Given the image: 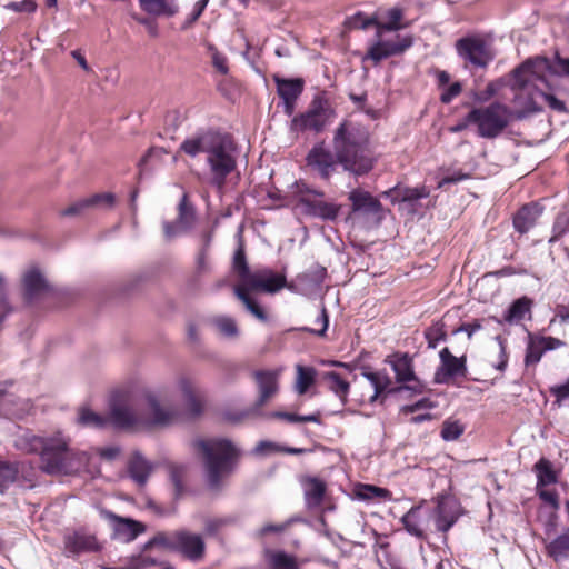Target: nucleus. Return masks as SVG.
Here are the masks:
<instances>
[{
    "label": "nucleus",
    "mask_w": 569,
    "mask_h": 569,
    "mask_svg": "<svg viewBox=\"0 0 569 569\" xmlns=\"http://www.w3.org/2000/svg\"><path fill=\"white\" fill-rule=\"evenodd\" d=\"M333 151L316 144L307 154V166L325 180L331 177L337 163L353 176H365L373 169L376 157L369 147V134L353 122L343 121L336 129Z\"/></svg>",
    "instance_id": "1"
},
{
    "label": "nucleus",
    "mask_w": 569,
    "mask_h": 569,
    "mask_svg": "<svg viewBox=\"0 0 569 569\" xmlns=\"http://www.w3.org/2000/svg\"><path fill=\"white\" fill-rule=\"evenodd\" d=\"M550 71L551 61L545 57L528 59L513 70L516 119L521 120L541 111L542 102L558 112L567 110L565 102L551 92L548 80Z\"/></svg>",
    "instance_id": "2"
},
{
    "label": "nucleus",
    "mask_w": 569,
    "mask_h": 569,
    "mask_svg": "<svg viewBox=\"0 0 569 569\" xmlns=\"http://www.w3.org/2000/svg\"><path fill=\"white\" fill-rule=\"evenodd\" d=\"M14 445L27 453H38L40 469L48 475H71L78 472L89 461L84 451L70 448V439L61 432L50 437L26 432Z\"/></svg>",
    "instance_id": "3"
},
{
    "label": "nucleus",
    "mask_w": 569,
    "mask_h": 569,
    "mask_svg": "<svg viewBox=\"0 0 569 569\" xmlns=\"http://www.w3.org/2000/svg\"><path fill=\"white\" fill-rule=\"evenodd\" d=\"M180 150L191 158L206 153L210 170V183L222 188L227 177L236 169L234 144L228 134L214 130H201L188 137Z\"/></svg>",
    "instance_id": "4"
},
{
    "label": "nucleus",
    "mask_w": 569,
    "mask_h": 569,
    "mask_svg": "<svg viewBox=\"0 0 569 569\" xmlns=\"http://www.w3.org/2000/svg\"><path fill=\"white\" fill-rule=\"evenodd\" d=\"M193 448L201 453L208 488L219 491L233 472L239 457L238 448L228 439H197Z\"/></svg>",
    "instance_id": "5"
},
{
    "label": "nucleus",
    "mask_w": 569,
    "mask_h": 569,
    "mask_svg": "<svg viewBox=\"0 0 569 569\" xmlns=\"http://www.w3.org/2000/svg\"><path fill=\"white\" fill-rule=\"evenodd\" d=\"M146 412L136 415L124 403L113 402L110 407L109 423L120 429H139L156 426H168L177 417V409L168 403L163 393H148L146 396Z\"/></svg>",
    "instance_id": "6"
},
{
    "label": "nucleus",
    "mask_w": 569,
    "mask_h": 569,
    "mask_svg": "<svg viewBox=\"0 0 569 569\" xmlns=\"http://www.w3.org/2000/svg\"><path fill=\"white\" fill-rule=\"evenodd\" d=\"M292 289L287 284L284 274L276 273L269 268L254 270L247 280L234 288V295L246 306L247 310L260 321H267L268 316L259 303L249 295L250 291L274 293L282 288Z\"/></svg>",
    "instance_id": "7"
},
{
    "label": "nucleus",
    "mask_w": 569,
    "mask_h": 569,
    "mask_svg": "<svg viewBox=\"0 0 569 569\" xmlns=\"http://www.w3.org/2000/svg\"><path fill=\"white\" fill-rule=\"evenodd\" d=\"M292 188L296 206L305 216L323 221H335L338 218L341 207L326 200L322 190L315 189L302 181L296 182Z\"/></svg>",
    "instance_id": "8"
},
{
    "label": "nucleus",
    "mask_w": 569,
    "mask_h": 569,
    "mask_svg": "<svg viewBox=\"0 0 569 569\" xmlns=\"http://www.w3.org/2000/svg\"><path fill=\"white\" fill-rule=\"evenodd\" d=\"M511 110L500 103L493 102L485 108H475L467 114V121L478 126V133L482 138L498 137L509 124Z\"/></svg>",
    "instance_id": "9"
},
{
    "label": "nucleus",
    "mask_w": 569,
    "mask_h": 569,
    "mask_svg": "<svg viewBox=\"0 0 569 569\" xmlns=\"http://www.w3.org/2000/svg\"><path fill=\"white\" fill-rule=\"evenodd\" d=\"M335 111L323 93L316 94L307 111L295 116L290 121L291 132L312 131L319 133L330 123Z\"/></svg>",
    "instance_id": "10"
},
{
    "label": "nucleus",
    "mask_w": 569,
    "mask_h": 569,
    "mask_svg": "<svg viewBox=\"0 0 569 569\" xmlns=\"http://www.w3.org/2000/svg\"><path fill=\"white\" fill-rule=\"evenodd\" d=\"M455 49L467 70L486 69L495 59L490 44L479 34H469L458 39Z\"/></svg>",
    "instance_id": "11"
},
{
    "label": "nucleus",
    "mask_w": 569,
    "mask_h": 569,
    "mask_svg": "<svg viewBox=\"0 0 569 569\" xmlns=\"http://www.w3.org/2000/svg\"><path fill=\"white\" fill-rule=\"evenodd\" d=\"M150 543L177 550L193 561L201 559L204 553V542L201 536L186 530L160 533Z\"/></svg>",
    "instance_id": "12"
},
{
    "label": "nucleus",
    "mask_w": 569,
    "mask_h": 569,
    "mask_svg": "<svg viewBox=\"0 0 569 569\" xmlns=\"http://www.w3.org/2000/svg\"><path fill=\"white\" fill-rule=\"evenodd\" d=\"M385 32L381 31L379 34L376 29V40L368 47L362 61L371 60L375 64H378L385 59L402 54L413 44V38L410 34H395L392 38H386Z\"/></svg>",
    "instance_id": "13"
},
{
    "label": "nucleus",
    "mask_w": 569,
    "mask_h": 569,
    "mask_svg": "<svg viewBox=\"0 0 569 569\" xmlns=\"http://www.w3.org/2000/svg\"><path fill=\"white\" fill-rule=\"evenodd\" d=\"M431 508L423 505L411 507L400 519L405 530L412 537L427 540V530L432 521Z\"/></svg>",
    "instance_id": "14"
},
{
    "label": "nucleus",
    "mask_w": 569,
    "mask_h": 569,
    "mask_svg": "<svg viewBox=\"0 0 569 569\" xmlns=\"http://www.w3.org/2000/svg\"><path fill=\"white\" fill-rule=\"evenodd\" d=\"M385 361L393 370L397 382H415L413 385L410 386L400 387L399 390L405 389L412 391L415 393L422 392V386L417 380V377L413 371L412 359L409 357L408 353H393L391 356H388Z\"/></svg>",
    "instance_id": "15"
},
{
    "label": "nucleus",
    "mask_w": 569,
    "mask_h": 569,
    "mask_svg": "<svg viewBox=\"0 0 569 569\" xmlns=\"http://www.w3.org/2000/svg\"><path fill=\"white\" fill-rule=\"evenodd\" d=\"M440 366L436 371L435 380L438 383H447L456 377H465L467 373L466 357H456L445 347L439 352Z\"/></svg>",
    "instance_id": "16"
},
{
    "label": "nucleus",
    "mask_w": 569,
    "mask_h": 569,
    "mask_svg": "<svg viewBox=\"0 0 569 569\" xmlns=\"http://www.w3.org/2000/svg\"><path fill=\"white\" fill-rule=\"evenodd\" d=\"M277 86V93L282 99L283 111L288 117L295 112L296 102L301 96L305 87V81L300 78L284 79L274 77Z\"/></svg>",
    "instance_id": "17"
},
{
    "label": "nucleus",
    "mask_w": 569,
    "mask_h": 569,
    "mask_svg": "<svg viewBox=\"0 0 569 569\" xmlns=\"http://www.w3.org/2000/svg\"><path fill=\"white\" fill-rule=\"evenodd\" d=\"M23 297L27 303H33L47 295L51 287L36 267L30 268L22 278Z\"/></svg>",
    "instance_id": "18"
},
{
    "label": "nucleus",
    "mask_w": 569,
    "mask_h": 569,
    "mask_svg": "<svg viewBox=\"0 0 569 569\" xmlns=\"http://www.w3.org/2000/svg\"><path fill=\"white\" fill-rule=\"evenodd\" d=\"M109 519L112 520V539L129 543L133 541L140 533L144 531L141 522L129 518L116 516L112 512H107Z\"/></svg>",
    "instance_id": "19"
},
{
    "label": "nucleus",
    "mask_w": 569,
    "mask_h": 569,
    "mask_svg": "<svg viewBox=\"0 0 569 569\" xmlns=\"http://www.w3.org/2000/svg\"><path fill=\"white\" fill-rule=\"evenodd\" d=\"M63 542L64 552L70 556L94 552L100 549L96 537L84 531H74L66 535Z\"/></svg>",
    "instance_id": "20"
},
{
    "label": "nucleus",
    "mask_w": 569,
    "mask_h": 569,
    "mask_svg": "<svg viewBox=\"0 0 569 569\" xmlns=\"http://www.w3.org/2000/svg\"><path fill=\"white\" fill-rule=\"evenodd\" d=\"M429 194L430 191L426 186L411 188L399 184L381 193L382 197L389 198L392 203L407 202L411 206H413L420 199L428 198Z\"/></svg>",
    "instance_id": "21"
},
{
    "label": "nucleus",
    "mask_w": 569,
    "mask_h": 569,
    "mask_svg": "<svg viewBox=\"0 0 569 569\" xmlns=\"http://www.w3.org/2000/svg\"><path fill=\"white\" fill-rule=\"evenodd\" d=\"M542 214V207L538 203H528L521 207L513 216L512 224L516 231L525 234L530 231Z\"/></svg>",
    "instance_id": "22"
},
{
    "label": "nucleus",
    "mask_w": 569,
    "mask_h": 569,
    "mask_svg": "<svg viewBox=\"0 0 569 569\" xmlns=\"http://www.w3.org/2000/svg\"><path fill=\"white\" fill-rule=\"evenodd\" d=\"M254 378L259 389L256 407L259 408L278 391V372L272 370H257Z\"/></svg>",
    "instance_id": "23"
},
{
    "label": "nucleus",
    "mask_w": 569,
    "mask_h": 569,
    "mask_svg": "<svg viewBox=\"0 0 569 569\" xmlns=\"http://www.w3.org/2000/svg\"><path fill=\"white\" fill-rule=\"evenodd\" d=\"M327 277V270L320 264H313L306 272L297 276L292 287H297L301 292L308 293L318 290Z\"/></svg>",
    "instance_id": "24"
},
{
    "label": "nucleus",
    "mask_w": 569,
    "mask_h": 569,
    "mask_svg": "<svg viewBox=\"0 0 569 569\" xmlns=\"http://www.w3.org/2000/svg\"><path fill=\"white\" fill-rule=\"evenodd\" d=\"M349 200L353 212L379 216L382 211L381 202L368 191L355 189L350 191Z\"/></svg>",
    "instance_id": "25"
},
{
    "label": "nucleus",
    "mask_w": 569,
    "mask_h": 569,
    "mask_svg": "<svg viewBox=\"0 0 569 569\" xmlns=\"http://www.w3.org/2000/svg\"><path fill=\"white\" fill-rule=\"evenodd\" d=\"M153 466L148 461L140 451H134L128 462V472L130 478L139 486L143 487L151 472Z\"/></svg>",
    "instance_id": "26"
},
{
    "label": "nucleus",
    "mask_w": 569,
    "mask_h": 569,
    "mask_svg": "<svg viewBox=\"0 0 569 569\" xmlns=\"http://www.w3.org/2000/svg\"><path fill=\"white\" fill-rule=\"evenodd\" d=\"M432 520L437 531L446 535L458 521L459 515L448 503L440 501L435 508H431Z\"/></svg>",
    "instance_id": "27"
},
{
    "label": "nucleus",
    "mask_w": 569,
    "mask_h": 569,
    "mask_svg": "<svg viewBox=\"0 0 569 569\" xmlns=\"http://www.w3.org/2000/svg\"><path fill=\"white\" fill-rule=\"evenodd\" d=\"M533 301L523 296L516 299L503 313L502 320L498 322H507L509 325H517L522 321L527 316H530Z\"/></svg>",
    "instance_id": "28"
},
{
    "label": "nucleus",
    "mask_w": 569,
    "mask_h": 569,
    "mask_svg": "<svg viewBox=\"0 0 569 569\" xmlns=\"http://www.w3.org/2000/svg\"><path fill=\"white\" fill-rule=\"evenodd\" d=\"M178 387L184 397L189 413L193 417L201 415L203 410V400L196 391L192 381L182 377L178 381Z\"/></svg>",
    "instance_id": "29"
},
{
    "label": "nucleus",
    "mask_w": 569,
    "mask_h": 569,
    "mask_svg": "<svg viewBox=\"0 0 569 569\" xmlns=\"http://www.w3.org/2000/svg\"><path fill=\"white\" fill-rule=\"evenodd\" d=\"M546 552L556 562L569 559V528L563 529L546 545Z\"/></svg>",
    "instance_id": "30"
},
{
    "label": "nucleus",
    "mask_w": 569,
    "mask_h": 569,
    "mask_svg": "<svg viewBox=\"0 0 569 569\" xmlns=\"http://www.w3.org/2000/svg\"><path fill=\"white\" fill-rule=\"evenodd\" d=\"M140 8L156 17H173L178 12L176 0H139Z\"/></svg>",
    "instance_id": "31"
},
{
    "label": "nucleus",
    "mask_w": 569,
    "mask_h": 569,
    "mask_svg": "<svg viewBox=\"0 0 569 569\" xmlns=\"http://www.w3.org/2000/svg\"><path fill=\"white\" fill-rule=\"evenodd\" d=\"M305 500L309 508H317L322 503L326 483L318 478H309L303 483Z\"/></svg>",
    "instance_id": "32"
},
{
    "label": "nucleus",
    "mask_w": 569,
    "mask_h": 569,
    "mask_svg": "<svg viewBox=\"0 0 569 569\" xmlns=\"http://www.w3.org/2000/svg\"><path fill=\"white\" fill-rule=\"evenodd\" d=\"M537 476V488H543L558 482V475L553 470L552 463L546 459H539L533 466Z\"/></svg>",
    "instance_id": "33"
},
{
    "label": "nucleus",
    "mask_w": 569,
    "mask_h": 569,
    "mask_svg": "<svg viewBox=\"0 0 569 569\" xmlns=\"http://www.w3.org/2000/svg\"><path fill=\"white\" fill-rule=\"evenodd\" d=\"M322 379L326 381L328 389L332 391L342 403H346L350 390L349 382L342 378L340 373L335 371L326 372Z\"/></svg>",
    "instance_id": "34"
},
{
    "label": "nucleus",
    "mask_w": 569,
    "mask_h": 569,
    "mask_svg": "<svg viewBox=\"0 0 569 569\" xmlns=\"http://www.w3.org/2000/svg\"><path fill=\"white\" fill-rule=\"evenodd\" d=\"M361 375L370 382L371 387L373 388V395L369 399V401L373 403L390 385V378L385 372L372 371L369 368H363Z\"/></svg>",
    "instance_id": "35"
},
{
    "label": "nucleus",
    "mask_w": 569,
    "mask_h": 569,
    "mask_svg": "<svg viewBox=\"0 0 569 569\" xmlns=\"http://www.w3.org/2000/svg\"><path fill=\"white\" fill-rule=\"evenodd\" d=\"M176 220L182 229H188L190 231L194 227L197 220L196 209L189 201L187 193L182 194L178 203V216Z\"/></svg>",
    "instance_id": "36"
},
{
    "label": "nucleus",
    "mask_w": 569,
    "mask_h": 569,
    "mask_svg": "<svg viewBox=\"0 0 569 569\" xmlns=\"http://www.w3.org/2000/svg\"><path fill=\"white\" fill-rule=\"evenodd\" d=\"M296 383L295 390L298 395H305L308 389L315 383L317 370L313 367H306L296 365Z\"/></svg>",
    "instance_id": "37"
},
{
    "label": "nucleus",
    "mask_w": 569,
    "mask_h": 569,
    "mask_svg": "<svg viewBox=\"0 0 569 569\" xmlns=\"http://www.w3.org/2000/svg\"><path fill=\"white\" fill-rule=\"evenodd\" d=\"M402 18L403 11L400 8L393 7L387 10L386 20L376 22V29L378 30V33L380 34L381 31H398L403 29L406 24L401 23Z\"/></svg>",
    "instance_id": "38"
},
{
    "label": "nucleus",
    "mask_w": 569,
    "mask_h": 569,
    "mask_svg": "<svg viewBox=\"0 0 569 569\" xmlns=\"http://www.w3.org/2000/svg\"><path fill=\"white\" fill-rule=\"evenodd\" d=\"M356 496L359 500L363 501H380L391 498V493L388 489L373 485H360L356 490Z\"/></svg>",
    "instance_id": "39"
},
{
    "label": "nucleus",
    "mask_w": 569,
    "mask_h": 569,
    "mask_svg": "<svg viewBox=\"0 0 569 569\" xmlns=\"http://www.w3.org/2000/svg\"><path fill=\"white\" fill-rule=\"evenodd\" d=\"M77 422L83 427L103 429L109 423L107 417L93 412L89 408H81L78 413Z\"/></svg>",
    "instance_id": "40"
},
{
    "label": "nucleus",
    "mask_w": 569,
    "mask_h": 569,
    "mask_svg": "<svg viewBox=\"0 0 569 569\" xmlns=\"http://www.w3.org/2000/svg\"><path fill=\"white\" fill-rule=\"evenodd\" d=\"M268 561L270 569H299L296 557L282 550L270 551Z\"/></svg>",
    "instance_id": "41"
},
{
    "label": "nucleus",
    "mask_w": 569,
    "mask_h": 569,
    "mask_svg": "<svg viewBox=\"0 0 569 569\" xmlns=\"http://www.w3.org/2000/svg\"><path fill=\"white\" fill-rule=\"evenodd\" d=\"M442 321H436L425 330V338L428 348L436 349L438 345L447 339V332Z\"/></svg>",
    "instance_id": "42"
},
{
    "label": "nucleus",
    "mask_w": 569,
    "mask_h": 569,
    "mask_svg": "<svg viewBox=\"0 0 569 569\" xmlns=\"http://www.w3.org/2000/svg\"><path fill=\"white\" fill-rule=\"evenodd\" d=\"M232 267L233 270L238 273L241 283H243L252 272L248 267L244 248L241 241L239 242V247L233 254Z\"/></svg>",
    "instance_id": "43"
},
{
    "label": "nucleus",
    "mask_w": 569,
    "mask_h": 569,
    "mask_svg": "<svg viewBox=\"0 0 569 569\" xmlns=\"http://www.w3.org/2000/svg\"><path fill=\"white\" fill-rule=\"evenodd\" d=\"M186 470L187 468L183 465H171L169 467V477L174 488V498L177 499L180 498L186 491L183 485Z\"/></svg>",
    "instance_id": "44"
},
{
    "label": "nucleus",
    "mask_w": 569,
    "mask_h": 569,
    "mask_svg": "<svg viewBox=\"0 0 569 569\" xmlns=\"http://www.w3.org/2000/svg\"><path fill=\"white\" fill-rule=\"evenodd\" d=\"M236 522V518L231 516L207 518L204 521V532L207 536H217L226 527Z\"/></svg>",
    "instance_id": "45"
},
{
    "label": "nucleus",
    "mask_w": 569,
    "mask_h": 569,
    "mask_svg": "<svg viewBox=\"0 0 569 569\" xmlns=\"http://www.w3.org/2000/svg\"><path fill=\"white\" fill-rule=\"evenodd\" d=\"M569 231V208H566L561 212L558 213L553 228H552V237L549 242H556L561 237H563Z\"/></svg>",
    "instance_id": "46"
},
{
    "label": "nucleus",
    "mask_w": 569,
    "mask_h": 569,
    "mask_svg": "<svg viewBox=\"0 0 569 569\" xmlns=\"http://www.w3.org/2000/svg\"><path fill=\"white\" fill-rule=\"evenodd\" d=\"M88 208L110 209L116 202V196L111 192L96 193L86 198Z\"/></svg>",
    "instance_id": "47"
},
{
    "label": "nucleus",
    "mask_w": 569,
    "mask_h": 569,
    "mask_svg": "<svg viewBox=\"0 0 569 569\" xmlns=\"http://www.w3.org/2000/svg\"><path fill=\"white\" fill-rule=\"evenodd\" d=\"M18 476V468L14 463H7L0 461V492H3L11 483H13Z\"/></svg>",
    "instance_id": "48"
},
{
    "label": "nucleus",
    "mask_w": 569,
    "mask_h": 569,
    "mask_svg": "<svg viewBox=\"0 0 569 569\" xmlns=\"http://www.w3.org/2000/svg\"><path fill=\"white\" fill-rule=\"evenodd\" d=\"M463 431L465 428L459 421L446 420L442 423L441 438L445 441H455L463 433Z\"/></svg>",
    "instance_id": "49"
},
{
    "label": "nucleus",
    "mask_w": 569,
    "mask_h": 569,
    "mask_svg": "<svg viewBox=\"0 0 569 569\" xmlns=\"http://www.w3.org/2000/svg\"><path fill=\"white\" fill-rule=\"evenodd\" d=\"M377 20L375 18L367 17L362 12H357L346 20V26L349 29H362L366 30L370 26H376Z\"/></svg>",
    "instance_id": "50"
},
{
    "label": "nucleus",
    "mask_w": 569,
    "mask_h": 569,
    "mask_svg": "<svg viewBox=\"0 0 569 569\" xmlns=\"http://www.w3.org/2000/svg\"><path fill=\"white\" fill-rule=\"evenodd\" d=\"M214 325L224 337L233 338L238 336L237 323L230 317H218L214 320Z\"/></svg>",
    "instance_id": "51"
},
{
    "label": "nucleus",
    "mask_w": 569,
    "mask_h": 569,
    "mask_svg": "<svg viewBox=\"0 0 569 569\" xmlns=\"http://www.w3.org/2000/svg\"><path fill=\"white\" fill-rule=\"evenodd\" d=\"M208 51L210 52L212 66L222 74H227L229 71L227 57L221 53L213 44H208Z\"/></svg>",
    "instance_id": "52"
},
{
    "label": "nucleus",
    "mask_w": 569,
    "mask_h": 569,
    "mask_svg": "<svg viewBox=\"0 0 569 569\" xmlns=\"http://www.w3.org/2000/svg\"><path fill=\"white\" fill-rule=\"evenodd\" d=\"M315 325L319 326L320 328L303 327L302 330L323 337L329 326V316L325 306L321 307V310L315 320Z\"/></svg>",
    "instance_id": "53"
},
{
    "label": "nucleus",
    "mask_w": 569,
    "mask_h": 569,
    "mask_svg": "<svg viewBox=\"0 0 569 569\" xmlns=\"http://www.w3.org/2000/svg\"><path fill=\"white\" fill-rule=\"evenodd\" d=\"M549 392L555 397L558 407L569 403V379L562 385L550 387Z\"/></svg>",
    "instance_id": "54"
},
{
    "label": "nucleus",
    "mask_w": 569,
    "mask_h": 569,
    "mask_svg": "<svg viewBox=\"0 0 569 569\" xmlns=\"http://www.w3.org/2000/svg\"><path fill=\"white\" fill-rule=\"evenodd\" d=\"M441 93L439 100L443 104H449L462 92V84L460 81H455L445 88H440Z\"/></svg>",
    "instance_id": "55"
},
{
    "label": "nucleus",
    "mask_w": 569,
    "mask_h": 569,
    "mask_svg": "<svg viewBox=\"0 0 569 569\" xmlns=\"http://www.w3.org/2000/svg\"><path fill=\"white\" fill-rule=\"evenodd\" d=\"M156 561L146 556H138L131 558L128 563L120 567H106L104 569H147L150 566H153Z\"/></svg>",
    "instance_id": "56"
},
{
    "label": "nucleus",
    "mask_w": 569,
    "mask_h": 569,
    "mask_svg": "<svg viewBox=\"0 0 569 569\" xmlns=\"http://www.w3.org/2000/svg\"><path fill=\"white\" fill-rule=\"evenodd\" d=\"M163 237L167 242L172 241L173 239L189 232L188 229H182L178 221H163Z\"/></svg>",
    "instance_id": "57"
},
{
    "label": "nucleus",
    "mask_w": 569,
    "mask_h": 569,
    "mask_svg": "<svg viewBox=\"0 0 569 569\" xmlns=\"http://www.w3.org/2000/svg\"><path fill=\"white\" fill-rule=\"evenodd\" d=\"M543 352L545 351L542 350L538 339L536 341L530 342L526 351V365L529 366L539 362Z\"/></svg>",
    "instance_id": "58"
},
{
    "label": "nucleus",
    "mask_w": 569,
    "mask_h": 569,
    "mask_svg": "<svg viewBox=\"0 0 569 569\" xmlns=\"http://www.w3.org/2000/svg\"><path fill=\"white\" fill-rule=\"evenodd\" d=\"M557 74L569 78V59L556 54L555 61L551 62V71L549 76Z\"/></svg>",
    "instance_id": "59"
},
{
    "label": "nucleus",
    "mask_w": 569,
    "mask_h": 569,
    "mask_svg": "<svg viewBox=\"0 0 569 569\" xmlns=\"http://www.w3.org/2000/svg\"><path fill=\"white\" fill-rule=\"evenodd\" d=\"M37 3L33 0H21L9 2L6 8L14 12L33 13L37 10Z\"/></svg>",
    "instance_id": "60"
},
{
    "label": "nucleus",
    "mask_w": 569,
    "mask_h": 569,
    "mask_svg": "<svg viewBox=\"0 0 569 569\" xmlns=\"http://www.w3.org/2000/svg\"><path fill=\"white\" fill-rule=\"evenodd\" d=\"M539 498L548 503L552 509L557 510L560 507L559 496L556 490H549L543 488H537Z\"/></svg>",
    "instance_id": "61"
},
{
    "label": "nucleus",
    "mask_w": 569,
    "mask_h": 569,
    "mask_svg": "<svg viewBox=\"0 0 569 569\" xmlns=\"http://www.w3.org/2000/svg\"><path fill=\"white\" fill-rule=\"evenodd\" d=\"M211 270V266L208 261V251L207 248H201L197 254L196 259V272L197 274L207 273Z\"/></svg>",
    "instance_id": "62"
},
{
    "label": "nucleus",
    "mask_w": 569,
    "mask_h": 569,
    "mask_svg": "<svg viewBox=\"0 0 569 569\" xmlns=\"http://www.w3.org/2000/svg\"><path fill=\"white\" fill-rule=\"evenodd\" d=\"M469 178H470L469 173H466L462 170H457V171H453L452 173H449V174L445 176L443 178H441L439 180L437 187L440 189V188L445 187L446 184L458 183V182L465 181Z\"/></svg>",
    "instance_id": "63"
},
{
    "label": "nucleus",
    "mask_w": 569,
    "mask_h": 569,
    "mask_svg": "<svg viewBox=\"0 0 569 569\" xmlns=\"http://www.w3.org/2000/svg\"><path fill=\"white\" fill-rule=\"evenodd\" d=\"M87 209H89V208H88V204H87V201H86V198H84V199L78 200L74 203H72L69 207H67L61 212V214L66 216V217L78 216V214L82 213Z\"/></svg>",
    "instance_id": "64"
}]
</instances>
